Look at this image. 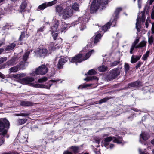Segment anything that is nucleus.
<instances>
[{
  "mask_svg": "<svg viewBox=\"0 0 154 154\" xmlns=\"http://www.w3.org/2000/svg\"><path fill=\"white\" fill-rule=\"evenodd\" d=\"M146 42L145 41H142L137 46L136 48H142L146 46Z\"/></svg>",
  "mask_w": 154,
  "mask_h": 154,
  "instance_id": "26",
  "label": "nucleus"
},
{
  "mask_svg": "<svg viewBox=\"0 0 154 154\" xmlns=\"http://www.w3.org/2000/svg\"><path fill=\"white\" fill-rule=\"evenodd\" d=\"M2 154H19L17 152H4Z\"/></svg>",
  "mask_w": 154,
  "mask_h": 154,
  "instance_id": "57",
  "label": "nucleus"
},
{
  "mask_svg": "<svg viewBox=\"0 0 154 154\" xmlns=\"http://www.w3.org/2000/svg\"><path fill=\"white\" fill-rule=\"evenodd\" d=\"M109 99L108 97H106L105 98L101 99L99 101L98 103L101 104L103 103H105Z\"/></svg>",
  "mask_w": 154,
  "mask_h": 154,
  "instance_id": "38",
  "label": "nucleus"
},
{
  "mask_svg": "<svg viewBox=\"0 0 154 154\" xmlns=\"http://www.w3.org/2000/svg\"><path fill=\"white\" fill-rule=\"evenodd\" d=\"M110 26V23L108 22L107 24L103 26L102 28V30L105 32L109 28Z\"/></svg>",
  "mask_w": 154,
  "mask_h": 154,
  "instance_id": "32",
  "label": "nucleus"
},
{
  "mask_svg": "<svg viewBox=\"0 0 154 154\" xmlns=\"http://www.w3.org/2000/svg\"><path fill=\"white\" fill-rule=\"evenodd\" d=\"M141 1H138V8L139 9H140L141 8Z\"/></svg>",
  "mask_w": 154,
  "mask_h": 154,
  "instance_id": "61",
  "label": "nucleus"
},
{
  "mask_svg": "<svg viewBox=\"0 0 154 154\" xmlns=\"http://www.w3.org/2000/svg\"><path fill=\"white\" fill-rule=\"evenodd\" d=\"M34 80V79L32 77H26L20 80L19 82L23 84L27 85Z\"/></svg>",
  "mask_w": 154,
  "mask_h": 154,
  "instance_id": "9",
  "label": "nucleus"
},
{
  "mask_svg": "<svg viewBox=\"0 0 154 154\" xmlns=\"http://www.w3.org/2000/svg\"><path fill=\"white\" fill-rule=\"evenodd\" d=\"M47 80V78L46 77H43L39 79L38 80L39 82H43Z\"/></svg>",
  "mask_w": 154,
  "mask_h": 154,
  "instance_id": "46",
  "label": "nucleus"
},
{
  "mask_svg": "<svg viewBox=\"0 0 154 154\" xmlns=\"http://www.w3.org/2000/svg\"><path fill=\"white\" fill-rule=\"evenodd\" d=\"M82 17L79 18L78 19V21L76 20L74 23V25H75V24H77L79 23L80 26L79 27V28L80 29V30H83L84 29H85L86 28V26H85V23H83L82 21Z\"/></svg>",
  "mask_w": 154,
  "mask_h": 154,
  "instance_id": "10",
  "label": "nucleus"
},
{
  "mask_svg": "<svg viewBox=\"0 0 154 154\" xmlns=\"http://www.w3.org/2000/svg\"><path fill=\"white\" fill-rule=\"evenodd\" d=\"M33 86L36 88H41V84H33Z\"/></svg>",
  "mask_w": 154,
  "mask_h": 154,
  "instance_id": "56",
  "label": "nucleus"
},
{
  "mask_svg": "<svg viewBox=\"0 0 154 154\" xmlns=\"http://www.w3.org/2000/svg\"><path fill=\"white\" fill-rule=\"evenodd\" d=\"M139 19L140 17L138 18L137 17V22L136 24V27L137 29L138 32H140V22L139 21Z\"/></svg>",
  "mask_w": 154,
  "mask_h": 154,
  "instance_id": "25",
  "label": "nucleus"
},
{
  "mask_svg": "<svg viewBox=\"0 0 154 154\" xmlns=\"http://www.w3.org/2000/svg\"><path fill=\"white\" fill-rule=\"evenodd\" d=\"M21 67H23V66L18 67V65H17L9 69V70L11 72H16L18 71V69H20Z\"/></svg>",
  "mask_w": 154,
  "mask_h": 154,
  "instance_id": "21",
  "label": "nucleus"
},
{
  "mask_svg": "<svg viewBox=\"0 0 154 154\" xmlns=\"http://www.w3.org/2000/svg\"><path fill=\"white\" fill-rule=\"evenodd\" d=\"M88 81L93 79H96L97 80L98 79L97 78L94 76L92 77H88Z\"/></svg>",
  "mask_w": 154,
  "mask_h": 154,
  "instance_id": "49",
  "label": "nucleus"
},
{
  "mask_svg": "<svg viewBox=\"0 0 154 154\" xmlns=\"http://www.w3.org/2000/svg\"><path fill=\"white\" fill-rule=\"evenodd\" d=\"M96 73V71L93 69L89 70L88 72V74L90 75L95 74Z\"/></svg>",
  "mask_w": 154,
  "mask_h": 154,
  "instance_id": "41",
  "label": "nucleus"
},
{
  "mask_svg": "<svg viewBox=\"0 0 154 154\" xmlns=\"http://www.w3.org/2000/svg\"><path fill=\"white\" fill-rule=\"evenodd\" d=\"M120 73V70L119 69H113L110 71V74L107 77L109 81H112L117 77Z\"/></svg>",
  "mask_w": 154,
  "mask_h": 154,
  "instance_id": "5",
  "label": "nucleus"
},
{
  "mask_svg": "<svg viewBox=\"0 0 154 154\" xmlns=\"http://www.w3.org/2000/svg\"><path fill=\"white\" fill-rule=\"evenodd\" d=\"M149 53L150 51H147L146 53L144 54L142 57V59L144 60H146L149 56Z\"/></svg>",
  "mask_w": 154,
  "mask_h": 154,
  "instance_id": "34",
  "label": "nucleus"
},
{
  "mask_svg": "<svg viewBox=\"0 0 154 154\" xmlns=\"http://www.w3.org/2000/svg\"><path fill=\"white\" fill-rule=\"evenodd\" d=\"M151 31L152 34L154 33V23H153L152 24V27L151 28Z\"/></svg>",
  "mask_w": 154,
  "mask_h": 154,
  "instance_id": "62",
  "label": "nucleus"
},
{
  "mask_svg": "<svg viewBox=\"0 0 154 154\" xmlns=\"http://www.w3.org/2000/svg\"><path fill=\"white\" fill-rule=\"evenodd\" d=\"M141 55L132 56L131 57V62L132 63H134L138 60L140 58Z\"/></svg>",
  "mask_w": 154,
  "mask_h": 154,
  "instance_id": "17",
  "label": "nucleus"
},
{
  "mask_svg": "<svg viewBox=\"0 0 154 154\" xmlns=\"http://www.w3.org/2000/svg\"><path fill=\"white\" fill-rule=\"evenodd\" d=\"M151 18L152 19H154V10H153L151 14Z\"/></svg>",
  "mask_w": 154,
  "mask_h": 154,
  "instance_id": "63",
  "label": "nucleus"
},
{
  "mask_svg": "<svg viewBox=\"0 0 154 154\" xmlns=\"http://www.w3.org/2000/svg\"><path fill=\"white\" fill-rule=\"evenodd\" d=\"M139 41V39H137L136 40H135L134 42H133V43L132 44V45L135 46L137 47V44L138 43Z\"/></svg>",
  "mask_w": 154,
  "mask_h": 154,
  "instance_id": "48",
  "label": "nucleus"
},
{
  "mask_svg": "<svg viewBox=\"0 0 154 154\" xmlns=\"http://www.w3.org/2000/svg\"><path fill=\"white\" fill-rule=\"evenodd\" d=\"M94 52V50H91L86 54L85 57H83L82 54H79L72 58L71 60V62L73 63H80L89 58L92 53Z\"/></svg>",
  "mask_w": 154,
  "mask_h": 154,
  "instance_id": "2",
  "label": "nucleus"
},
{
  "mask_svg": "<svg viewBox=\"0 0 154 154\" xmlns=\"http://www.w3.org/2000/svg\"><path fill=\"white\" fill-rule=\"evenodd\" d=\"M73 14L72 10L70 7L66 8L62 12V17L64 19L70 17Z\"/></svg>",
  "mask_w": 154,
  "mask_h": 154,
  "instance_id": "6",
  "label": "nucleus"
},
{
  "mask_svg": "<svg viewBox=\"0 0 154 154\" xmlns=\"http://www.w3.org/2000/svg\"><path fill=\"white\" fill-rule=\"evenodd\" d=\"M30 113H20L19 114H18V116H28L30 115Z\"/></svg>",
  "mask_w": 154,
  "mask_h": 154,
  "instance_id": "47",
  "label": "nucleus"
},
{
  "mask_svg": "<svg viewBox=\"0 0 154 154\" xmlns=\"http://www.w3.org/2000/svg\"><path fill=\"white\" fill-rule=\"evenodd\" d=\"M72 8L76 11H77L79 9V5L76 3H74L72 5Z\"/></svg>",
  "mask_w": 154,
  "mask_h": 154,
  "instance_id": "35",
  "label": "nucleus"
},
{
  "mask_svg": "<svg viewBox=\"0 0 154 154\" xmlns=\"http://www.w3.org/2000/svg\"><path fill=\"white\" fill-rule=\"evenodd\" d=\"M20 104L22 106H30L33 105V103L30 101H22L20 102Z\"/></svg>",
  "mask_w": 154,
  "mask_h": 154,
  "instance_id": "15",
  "label": "nucleus"
},
{
  "mask_svg": "<svg viewBox=\"0 0 154 154\" xmlns=\"http://www.w3.org/2000/svg\"><path fill=\"white\" fill-rule=\"evenodd\" d=\"M108 2L107 0L102 1L101 0H93L91 7V11L92 12L96 11L99 7L102 6V7H104V5H106Z\"/></svg>",
  "mask_w": 154,
  "mask_h": 154,
  "instance_id": "1",
  "label": "nucleus"
},
{
  "mask_svg": "<svg viewBox=\"0 0 154 154\" xmlns=\"http://www.w3.org/2000/svg\"><path fill=\"white\" fill-rule=\"evenodd\" d=\"M141 64V62H138L135 66L136 69H137L139 68Z\"/></svg>",
  "mask_w": 154,
  "mask_h": 154,
  "instance_id": "59",
  "label": "nucleus"
},
{
  "mask_svg": "<svg viewBox=\"0 0 154 154\" xmlns=\"http://www.w3.org/2000/svg\"><path fill=\"white\" fill-rule=\"evenodd\" d=\"M154 41V38L152 36H151L148 37V42L149 45H152Z\"/></svg>",
  "mask_w": 154,
  "mask_h": 154,
  "instance_id": "40",
  "label": "nucleus"
},
{
  "mask_svg": "<svg viewBox=\"0 0 154 154\" xmlns=\"http://www.w3.org/2000/svg\"><path fill=\"white\" fill-rule=\"evenodd\" d=\"M103 144L105 146H107L109 144V142H106V141H104V140L103 141Z\"/></svg>",
  "mask_w": 154,
  "mask_h": 154,
  "instance_id": "64",
  "label": "nucleus"
},
{
  "mask_svg": "<svg viewBox=\"0 0 154 154\" xmlns=\"http://www.w3.org/2000/svg\"><path fill=\"white\" fill-rule=\"evenodd\" d=\"M140 137L143 140H146L149 137V134L143 132L140 135Z\"/></svg>",
  "mask_w": 154,
  "mask_h": 154,
  "instance_id": "20",
  "label": "nucleus"
},
{
  "mask_svg": "<svg viewBox=\"0 0 154 154\" xmlns=\"http://www.w3.org/2000/svg\"><path fill=\"white\" fill-rule=\"evenodd\" d=\"M59 24V22L58 20H55L54 22V24L51 27L50 31L52 33L57 32L58 30L57 28Z\"/></svg>",
  "mask_w": 154,
  "mask_h": 154,
  "instance_id": "11",
  "label": "nucleus"
},
{
  "mask_svg": "<svg viewBox=\"0 0 154 154\" xmlns=\"http://www.w3.org/2000/svg\"><path fill=\"white\" fill-rule=\"evenodd\" d=\"M60 46V45H57L54 44L53 43H51L50 45V48H51L52 50L54 51L56 49H59Z\"/></svg>",
  "mask_w": 154,
  "mask_h": 154,
  "instance_id": "22",
  "label": "nucleus"
},
{
  "mask_svg": "<svg viewBox=\"0 0 154 154\" xmlns=\"http://www.w3.org/2000/svg\"><path fill=\"white\" fill-rule=\"evenodd\" d=\"M99 71L101 72H104L107 69V67L104 65H102L98 68Z\"/></svg>",
  "mask_w": 154,
  "mask_h": 154,
  "instance_id": "28",
  "label": "nucleus"
},
{
  "mask_svg": "<svg viewBox=\"0 0 154 154\" xmlns=\"http://www.w3.org/2000/svg\"><path fill=\"white\" fill-rule=\"evenodd\" d=\"M113 139H114L113 140V142H114L118 144H119L122 143V138L120 137L116 138L114 137H109L105 138L104 140V141H106V142H107L109 143L112 141Z\"/></svg>",
  "mask_w": 154,
  "mask_h": 154,
  "instance_id": "8",
  "label": "nucleus"
},
{
  "mask_svg": "<svg viewBox=\"0 0 154 154\" xmlns=\"http://www.w3.org/2000/svg\"><path fill=\"white\" fill-rule=\"evenodd\" d=\"M51 33L54 39V40H56L57 38L58 35L57 32H56L55 33L54 32V33H52V32H51Z\"/></svg>",
  "mask_w": 154,
  "mask_h": 154,
  "instance_id": "44",
  "label": "nucleus"
},
{
  "mask_svg": "<svg viewBox=\"0 0 154 154\" xmlns=\"http://www.w3.org/2000/svg\"><path fill=\"white\" fill-rule=\"evenodd\" d=\"M101 34L100 33H98L95 36V37L94 36L91 38V40L93 41L94 43L95 44L97 43L100 40V39L101 38Z\"/></svg>",
  "mask_w": 154,
  "mask_h": 154,
  "instance_id": "14",
  "label": "nucleus"
},
{
  "mask_svg": "<svg viewBox=\"0 0 154 154\" xmlns=\"http://www.w3.org/2000/svg\"><path fill=\"white\" fill-rule=\"evenodd\" d=\"M136 47L132 45L131 47V48L130 51V53L131 54H132L133 53V51L134 49V48H136Z\"/></svg>",
  "mask_w": 154,
  "mask_h": 154,
  "instance_id": "52",
  "label": "nucleus"
},
{
  "mask_svg": "<svg viewBox=\"0 0 154 154\" xmlns=\"http://www.w3.org/2000/svg\"><path fill=\"white\" fill-rule=\"evenodd\" d=\"M94 52V50H91L86 54L85 57H83L82 54H79L72 58L71 60V62L73 63H80L89 58L92 53Z\"/></svg>",
  "mask_w": 154,
  "mask_h": 154,
  "instance_id": "3",
  "label": "nucleus"
},
{
  "mask_svg": "<svg viewBox=\"0 0 154 154\" xmlns=\"http://www.w3.org/2000/svg\"><path fill=\"white\" fill-rule=\"evenodd\" d=\"M29 52L28 51H26L24 55L23 56V60L24 61H26L29 55Z\"/></svg>",
  "mask_w": 154,
  "mask_h": 154,
  "instance_id": "36",
  "label": "nucleus"
},
{
  "mask_svg": "<svg viewBox=\"0 0 154 154\" xmlns=\"http://www.w3.org/2000/svg\"><path fill=\"white\" fill-rule=\"evenodd\" d=\"M116 18H114L112 22L111 23L112 25H113V26H115V24L116 23Z\"/></svg>",
  "mask_w": 154,
  "mask_h": 154,
  "instance_id": "55",
  "label": "nucleus"
},
{
  "mask_svg": "<svg viewBox=\"0 0 154 154\" xmlns=\"http://www.w3.org/2000/svg\"><path fill=\"white\" fill-rule=\"evenodd\" d=\"M92 85L91 84H83L82 85V87L83 88H85L87 87H89L91 86Z\"/></svg>",
  "mask_w": 154,
  "mask_h": 154,
  "instance_id": "53",
  "label": "nucleus"
},
{
  "mask_svg": "<svg viewBox=\"0 0 154 154\" xmlns=\"http://www.w3.org/2000/svg\"><path fill=\"white\" fill-rule=\"evenodd\" d=\"M71 149H72L73 152L75 153L78 152L79 149V148L76 146H72L71 147Z\"/></svg>",
  "mask_w": 154,
  "mask_h": 154,
  "instance_id": "42",
  "label": "nucleus"
},
{
  "mask_svg": "<svg viewBox=\"0 0 154 154\" xmlns=\"http://www.w3.org/2000/svg\"><path fill=\"white\" fill-rule=\"evenodd\" d=\"M27 121V119H22L18 120L17 122L18 125H21L24 124Z\"/></svg>",
  "mask_w": 154,
  "mask_h": 154,
  "instance_id": "27",
  "label": "nucleus"
},
{
  "mask_svg": "<svg viewBox=\"0 0 154 154\" xmlns=\"http://www.w3.org/2000/svg\"><path fill=\"white\" fill-rule=\"evenodd\" d=\"M57 2V0H54L52 1L46 3L47 7L51 6L54 5Z\"/></svg>",
  "mask_w": 154,
  "mask_h": 154,
  "instance_id": "33",
  "label": "nucleus"
},
{
  "mask_svg": "<svg viewBox=\"0 0 154 154\" xmlns=\"http://www.w3.org/2000/svg\"><path fill=\"white\" fill-rule=\"evenodd\" d=\"M26 76V74L24 73H21L19 74H17L14 75L13 77L14 78H15L16 79H21L22 78Z\"/></svg>",
  "mask_w": 154,
  "mask_h": 154,
  "instance_id": "29",
  "label": "nucleus"
},
{
  "mask_svg": "<svg viewBox=\"0 0 154 154\" xmlns=\"http://www.w3.org/2000/svg\"><path fill=\"white\" fill-rule=\"evenodd\" d=\"M56 12L57 13L59 16L62 15V12L63 11V8L60 5H57L56 7Z\"/></svg>",
  "mask_w": 154,
  "mask_h": 154,
  "instance_id": "19",
  "label": "nucleus"
},
{
  "mask_svg": "<svg viewBox=\"0 0 154 154\" xmlns=\"http://www.w3.org/2000/svg\"><path fill=\"white\" fill-rule=\"evenodd\" d=\"M47 7L46 3H45L39 5L38 7L37 10L38 11L40 10H42L45 9Z\"/></svg>",
  "mask_w": 154,
  "mask_h": 154,
  "instance_id": "30",
  "label": "nucleus"
},
{
  "mask_svg": "<svg viewBox=\"0 0 154 154\" xmlns=\"http://www.w3.org/2000/svg\"><path fill=\"white\" fill-rule=\"evenodd\" d=\"M141 16H138L137 17H140L139 20H140L142 21V22H144L145 19V13L144 12H142L140 13Z\"/></svg>",
  "mask_w": 154,
  "mask_h": 154,
  "instance_id": "31",
  "label": "nucleus"
},
{
  "mask_svg": "<svg viewBox=\"0 0 154 154\" xmlns=\"http://www.w3.org/2000/svg\"><path fill=\"white\" fill-rule=\"evenodd\" d=\"M7 59V58L5 57H2L0 58V64L2 63L5 61Z\"/></svg>",
  "mask_w": 154,
  "mask_h": 154,
  "instance_id": "45",
  "label": "nucleus"
},
{
  "mask_svg": "<svg viewBox=\"0 0 154 154\" xmlns=\"http://www.w3.org/2000/svg\"><path fill=\"white\" fill-rule=\"evenodd\" d=\"M25 33L24 32H22L21 35L19 38L20 40H21L24 38L25 37Z\"/></svg>",
  "mask_w": 154,
  "mask_h": 154,
  "instance_id": "50",
  "label": "nucleus"
},
{
  "mask_svg": "<svg viewBox=\"0 0 154 154\" xmlns=\"http://www.w3.org/2000/svg\"><path fill=\"white\" fill-rule=\"evenodd\" d=\"M66 25H65V24H63V26H62L61 28V32H65V30L66 29Z\"/></svg>",
  "mask_w": 154,
  "mask_h": 154,
  "instance_id": "51",
  "label": "nucleus"
},
{
  "mask_svg": "<svg viewBox=\"0 0 154 154\" xmlns=\"http://www.w3.org/2000/svg\"><path fill=\"white\" fill-rule=\"evenodd\" d=\"M52 85V84H49V86H48L46 85H41V88L49 89L50 87H51Z\"/></svg>",
  "mask_w": 154,
  "mask_h": 154,
  "instance_id": "43",
  "label": "nucleus"
},
{
  "mask_svg": "<svg viewBox=\"0 0 154 154\" xmlns=\"http://www.w3.org/2000/svg\"><path fill=\"white\" fill-rule=\"evenodd\" d=\"M5 127L6 128H8L10 126V123L8 121L4 118L0 120V134L3 135L6 134L7 131L4 129Z\"/></svg>",
  "mask_w": 154,
  "mask_h": 154,
  "instance_id": "4",
  "label": "nucleus"
},
{
  "mask_svg": "<svg viewBox=\"0 0 154 154\" xmlns=\"http://www.w3.org/2000/svg\"><path fill=\"white\" fill-rule=\"evenodd\" d=\"M16 46V44L14 43H12L8 45L5 49L6 51H9L13 49Z\"/></svg>",
  "mask_w": 154,
  "mask_h": 154,
  "instance_id": "23",
  "label": "nucleus"
},
{
  "mask_svg": "<svg viewBox=\"0 0 154 154\" xmlns=\"http://www.w3.org/2000/svg\"><path fill=\"white\" fill-rule=\"evenodd\" d=\"M27 2L24 1L23 2L21 5L20 7V11H25V9L27 6Z\"/></svg>",
  "mask_w": 154,
  "mask_h": 154,
  "instance_id": "18",
  "label": "nucleus"
},
{
  "mask_svg": "<svg viewBox=\"0 0 154 154\" xmlns=\"http://www.w3.org/2000/svg\"><path fill=\"white\" fill-rule=\"evenodd\" d=\"M48 68L45 65H42L36 69L35 73L37 75H43L46 73L48 71Z\"/></svg>",
  "mask_w": 154,
  "mask_h": 154,
  "instance_id": "7",
  "label": "nucleus"
},
{
  "mask_svg": "<svg viewBox=\"0 0 154 154\" xmlns=\"http://www.w3.org/2000/svg\"><path fill=\"white\" fill-rule=\"evenodd\" d=\"M19 65H18V67H21V66H23V67H21L20 68V69H21V68H23L24 67V63H23V62H20L19 63Z\"/></svg>",
  "mask_w": 154,
  "mask_h": 154,
  "instance_id": "58",
  "label": "nucleus"
},
{
  "mask_svg": "<svg viewBox=\"0 0 154 154\" xmlns=\"http://www.w3.org/2000/svg\"><path fill=\"white\" fill-rule=\"evenodd\" d=\"M121 10L122 8H118L116 9L114 13L115 17H117V16L118 15L119 13L121 11Z\"/></svg>",
  "mask_w": 154,
  "mask_h": 154,
  "instance_id": "37",
  "label": "nucleus"
},
{
  "mask_svg": "<svg viewBox=\"0 0 154 154\" xmlns=\"http://www.w3.org/2000/svg\"><path fill=\"white\" fill-rule=\"evenodd\" d=\"M124 69L126 73L129 70L130 66L128 63H125Z\"/></svg>",
  "mask_w": 154,
  "mask_h": 154,
  "instance_id": "39",
  "label": "nucleus"
},
{
  "mask_svg": "<svg viewBox=\"0 0 154 154\" xmlns=\"http://www.w3.org/2000/svg\"><path fill=\"white\" fill-rule=\"evenodd\" d=\"M141 85V83L140 82L137 81L134 82L129 83L128 85L127 88H130L131 87H137Z\"/></svg>",
  "mask_w": 154,
  "mask_h": 154,
  "instance_id": "12",
  "label": "nucleus"
},
{
  "mask_svg": "<svg viewBox=\"0 0 154 154\" xmlns=\"http://www.w3.org/2000/svg\"><path fill=\"white\" fill-rule=\"evenodd\" d=\"M119 63V62L118 61H115L112 63L111 66H114L117 65Z\"/></svg>",
  "mask_w": 154,
  "mask_h": 154,
  "instance_id": "54",
  "label": "nucleus"
},
{
  "mask_svg": "<svg viewBox=\"0 0 154 154\" xmlns=\"http://www.w3.org/2000/svg\"><path fill=\"white\" fill-rule=\"evenodd\" d=\"M38 52L40 56L42 57L47 55L48 50L46 48H43L40 49Z\"/></svg>",
  "mask_w": 154,
  "mask_h": 154,
  "instance_id": "16",
  "label": "nucleus"
},
{
  "mask_svg": "<svg viewBox=\"0 0 154 154\" xmlns=\"http://www.w3.org/2000/svg\"><path fill=\"white\" fill-rule=\"evenodd\" d=\"M44 27L42 26L38 29V32H43L44 30Z\"/></svg>",
  "mask_w": 154,
  "mask_h": 154,
  "instance_id": "60",
  "label": "nucleus"
},
{
  "mask_svg": "<svg viewBox=\"0 0 154 154\" xmlns=\"http://www.w3.org/2000/svg\"><path fill=\"white\" fill-rule=\"evenodd\" d=\"M17 58H14L11 59L10 61L8 62V64L9 65H14L16 64Z\"/></svg>",
  "mask_w": 154,
  "mask_h": 154,
  "instance_id": "24",
  "label": "nucleus"
},
{
  "mask_svg": "<svg viewBox=\"0 0 154 154\" xmlns=\"http://www.w3.org/2000/svg\"><path fill=\"white\" fill-rule=\"evenodd\" d=\"M67 62L66 58L64 57L61 58L59 60L57 64V67L59 69H62L63 64Z\"/></svg>",
  "mask_w": 154,
  "mask_h": 154,
  "instance_id": "13",
  "label": "nucleus"
}]
</instances>
